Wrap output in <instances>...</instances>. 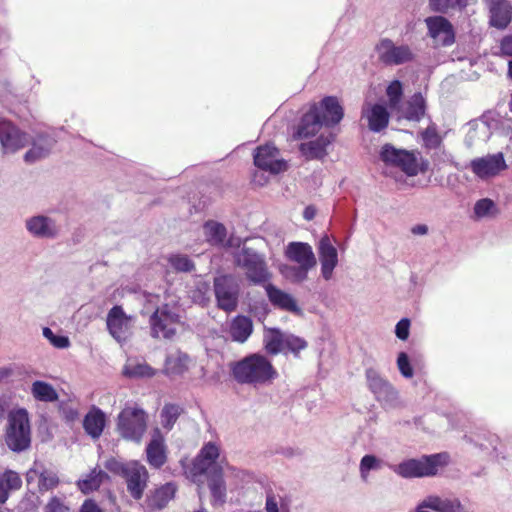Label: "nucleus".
I'll return each mask as SVG.
<instances>
[{"label": "nucleus", "mask_w": 512, "mask_h": 512, "mask_svg": "<svg viewBox=\"0 0 512 512\" xmlns=\"http://www.w3.org/2000/svg\"><path fill=\"white\" fill-rule=\"evenodd\" d=\"M26 480L29 485L37 483L40 491H48L58 485L59 479L57 475L46 469L42 464L35 462L26 474Z\"/></svg>", "instance_id": "25"}, {"label": "nucleus", "mask_w": 512, "mask_h": 512, "mask_svg": "<svg viewBox=\"0 0 512 512\" xmlns=\"http://www.w3.org/2000/svg\"><path fill=\"white\" fill-rule=\"evenodd\" d=\"M490 134V129L486 122H477L469 128L466 136V142L469 146L478 142H486L490 137Z\"/></svg>", "instance_id": "43"}, {"label": "nucleus", "mask_w": 512, "mask_h": 512, "mask_svg": "<svg viewBox=\"0 0 512 512\" xmlns=\"http://www.w3.org/2000/svg\"><path fill=\"white\" fill-rule=\"evenodd\" d=\"M468 512L456 497H441L429 494L421 499L409 512Z\"/></svg>", "instance_id": "15"}, {"label": "nucleus", "mask_w": 512, "mask_h": 512, "mask_svg": "<svg viewBox=\"0 0 512 512\" xmlns=\"http://www.w3.org/2000/svg\"><path fill=\"white\" fill-rule=\"evenodd\" d=\"M253 332L252 320L243 315L234 317L230 324L228 333L231 339L238 343H244L248 340Z\"/></svg>", "instance_id": "30"}, {"label": "nucleus", "mask_w": 512, "mask_h": 512, "mask_svg": "<svg viewBox=\"0 0 512 512\" xmlns=\"http://www.w3.org/2000/svg\"><path fill=\"white\" fill-rule=\"evenodd\" d=\"M147 462L154 468L162 467L166 460V446L164 438L157 428L153 431L152 438L146 447Z\"/></svg>", "instance_id": "26"}, {"label": "nucleus", "mask_w": 512, "mask_h": 512, "mask_svg": "<svg viewBox=\"0 0 512 512\" xmlns=\"http://www.w3.org/2000/svg\"><path fill=\"white\" fill-rule=\"evenodd\" d=\"M134 318L127 315L122 307L114 306L107 315V327L119 343L126 341L132 333Z\"/></svg>", "instance_id": "18"}, {"label": "nucleus", "mask_w": 512, "mask_h": 512, "mask_svg": "<svg viewBox=\"0 0 512 512\" xmlns=\"http://www.w3.org/2000/svg\"><path fill=\"white\" fill-rule=\"evenodd\" d=\"M284 256L291 264H282L281 275L294 284L308 279V274L317 264V259L310 244L306 242H290L285 246Z\"/></svg>", "instance_id": "1"}, {"label": "nucleus", "mask_w": 512, "mask_h": 512, "mask_svg": "<svg viewBox=\"0 0 512 512\" xmlns=\"http://www.w3.org/2000/svg\"><path fill=\"white\" fill-rule=\"evenodd\" d=\"M108 479V475L102 470L93 469L90 473L78 480V488L88 494L97 490Z\"/></svg>", "instance_id": "38"}, {"label": "nucleus", "mask_w": 512, "mask_h": 512, "mask_svg": "<svg viewBox=\"0 0 512 512\" xmlns=\"http://www.w3.org/2000/svg\"><path fill=\"white\" fill-rule=\"evenodd\" d=\"M386 94H387V97L389 100V105H390L391 109L397 110L398 105L401 100V97H402V94H403V88H402L401 82L398 80L392 81L386 89Z\"/></svg>", "instance_id": "49"}, {"label": "nucleus", "mask_w": 512, "mask_h": 512, "mask_svg": "<svg viewBox=\"0 0 512 512\" xmlns=\"http://www.w3.org/2000/svg\"><path fill=\"white\" fill-rule=\"evenodd\" d=\"M265 290L270 302L274 306L293 313L300 312L297 302L291 294L275 287L272 284H267L265 286Z\"/></svg>", "instance_id": "29"}, {"label": "nucleus", "mask_w": 512, "mask_h": 512, "mask_svg": "<svg viewBox=\"0 0 512 512\" xmlns=\"http://www.w3.org/2000/svg\"><path fill=\"white\" fill-rule=\"evenodd\" d=\"M176 486L173 483H166L157 488L151 497V505L156 508L165 507L172 500L176 493Z\"/></svg>", "instance_id": "42"}, {"label": "nucleus", "mask_w": 512, "mask_h": 512, "mask_svg": "<svg viewBox=\"0 0 512 512\" xmlns=\"http://www.w3.org/2000/svg\"><path fill=\"white\" fill-rule=\"evenodd\" d=\"M196 366V361L182 351H174L165 359L163 373L170 378L184 377Z\"/></svg>", "instance_id": "22"}, {"label": "nucleus", "mask_w": 512, "mask_h": 512, "mask_svg": "<svg viewBox=\"0 0 512 512\" xmlns=\"http://www.w3.org/2000/svg\"><path fill=\"white\" fill-rule=\"evenodd\" d=\"M397 368L404 378L410 379L414 376V369L410 359L405 352H400L397 357Z\"/></svg>", "instance_id": "52"}, {"label": "nucleus", "mask_w": 512, "mask_h": 512, "mask_svg": "<svg viewBox=\"0 0 512 512\" xmlns=\"http://www.w3.org/2000/svg\"><path fill=\"white\" fill-rule=\"evenodd\" d=\"M285 336L280 330L274 328L265 329L263 342L268 353L277 355L284 352Z\"/></svg>", "instance_id": "37"}, {"label": "nucleus", "mask_w": 512, "mask_h": 512, "mask_svg": "<svg viewBox=\"0 0 512 512\" xmlns=\"http://www.w3.org/2000/svg\"><path fill=\"white\" fill-rule=\"evenodd\" d=\"M157 299H158V297H157V296H154V295H149V296L147 297V301H148V303H150V304H154V303H155V301H156Z\"/></svg>", "instance_id": "64"}, {"label": "nucleus", "mask_w": 512, "mask_h": 512, "mask_svg": "<svg viewBox=\"0 0 512 512\" xmlns=\"http://www.w3.org/2000/svg\"><path fill=\"white\" fill-rule=\"evenodd\" d=\"M105 468L114 474L124 476L126 473V464H123L114 458H111L105 462Z\"/></svg>", "instance_id": "56"}, {"label": "nucleus", "mask_w": 512, "mask_h": 512, "mask_svg": "<svg viewBox=\"0 0 512 512\" xmlns=\"http://www.w3.org/2000/svg\"><path fill=\"white\" fill-rule=\"evenodd\" d=\"M220 449L216 443L208 442L200 450L199 454L193 460L192 466L185 470V473L193 481L204 473H221L226 477L242 478L244 472L228 464L223 465L219 461Z\"/></svg>", "instance_id": "3"}, {"label": "nucleus", "mask_w": 512, "mask_h": 512, "mask_svg": "<svg viewBox=\"0 0 512 512\" xmlns=\"http://www.w3.org/2000/svg\"><path fill=\"white\" fill-rule=\"evenodd\" d=\"M410 331V321L406 318L401 319L395 327V334L400 340H407Z\"/></svg>", "instance_id": "55"}, {"label": "nucleus", "mask_w": 512, "mask_h": 512, "mask_svg": "<svg viewBox=\"0 0 512 512\" xmlns=\"http://www.w3.org/2000/svg\"><path fill=\"white\" fill-rule=\"evenodd\" d=\"M232 373L239 383L246 384H264L277 376L271 362L260 354H252L236 362Z\"/></svg>", "instance_id": "4"}, {"label": "nucleus", "mask_w": 512, "mask_h": 512, "mask_svg": "<svg viewBox=\"0 0 512 512\" xmlns=\"http://www.w3.org/2000/svg\"><path fill=\"white\" fill-rule=\"evenodd\" d=\"M203 233L206 241L211 245L223 244L226 237L225 227L215 221H208L203 226Z\"/></svg>", "instance_id": "41"}, {"label": "nucleus", "mask_w": 512, "mask_h": 512, "mask_svg": "<svg viewBox=\"0 0 512 512\" xmlns=\"http://www.w3.org/2000/svg\"><path fill=\"white\" fill-rule=\"evenodd\" d=\"M473 212L476 218L483 219L494 217L498 213V209L493 200L483 198L475 203Z\"/></svg>", "instance_id": "45"}, {"label": "nucleus", "mask_w": 512, "mask_h": 512, "mask_svg": "<svg viewBox=\"0 0 512 512\" xmlns=\"http://www.w3.org/2000/svg\"><path fill=\"white\" fill-rule=\"evenodd\" d=\"M179 325V309L174 300L157 307L150 317L151 334L155 338L173 337Z\"/></svg>", "instance_id": "8"}, {"label": "nucleus", "mask_w": 512, "mask_h": 512, "mask_svg": "<svg viewBox=\"0 0 512 512\" xmlns=\"http://www.w3.org/2000/svg\"><path fill=\"white\" fill-rule=\"evenodd\" d=\"M105 425L106 415L101 409L97 407H92L86 414L83 421V426L86 433L95 439L101 436Z\"/></svg>", "instance_id": "31"}, {"label": "nucleus", "mask_w": 512, "mask_h": 512, "mask_svg": "<svg viewBox=\"0 0 512 512\" xmlns=\"http://www.w3.org/2000/svg\"><path fill=\"white\" fill-rule=\"evenodd\" d=\"M335 242V240H332L325 234L321 236L317 243L320 272L325 281H329L333 278L334 270L339 264V255Z\"/></svg>", "instance_id": "12"}, {"label": "nucleus", "mask_w": 512, "mask_h": 512, "mask_svg": "<svg viewBox=\"0 0 512 512\" xmlns=\"http://www.w3.org/2000/svg\"><path fill=\"white\" fill-rule=\"evenodd\" d=\"M425 99L421 93H417L411 97L407 103L396 110L399 117L419 121L425 114Z\"/></svg>", "instance_id": "32"}, {"label": "nucleus", "mask_w": 512, "mask_h": 512, "mask_svg": "<svg viewBox=\"0 0 512 512\" xmlns=\"http://www.w3.org/2000/svg\"><path fill=\"white\" fill-rule=\"evenodd\" d=\"M42 335L53 347L57 349H67L71 345L67 336L56 335L49 327H44L42 329Z\"/></svg>", "instance_id": "50"}, {"label": "nucleus", "mask_w": 512, "mask_h": 512, "mask_svg": "<svg viewBox=\"0 0 512 512\" xmlns=\"http://www.w3.org/2000/svg\"><path fill=\"white\" fill-rule=\"evenodd\" d=\"M156 374V369L137 359H127L123 367V375L128 378H151Z\"/></svg>", "instance_id": "33"}, {"label": "nucleus", "mask_w": 512, "mask_h": 512, "mask_svg": "<svg viewBox=\"0 0 512 512\" xmlns=\"http://www.w3.org/2000/svg\"><path fill=\"white\" fill-rule=\"evenodd\" d=\"M381 465L382 461L378 457L370 454L363 456L359 465L361 479L366 482L369 478L370 471L380 469Z\"/></svg>", "instance_id": "47"}, {"label": "nucleus", "mask_w": 512, "mask_h": 512, "mask_svg": "<svg viewBox=\"0 0 512 512\" xmlns=\"http://www.w3.org/2000/svg\"><path fill=\"white\" fill-rule=\"evenodd\" d=\"M326 128L323 122L318 117V114L313 111L310 107L306 112L297 129V137L300 139L314 138L320 135V133H330L329 131H323Z\"/></svg>", "instance_id": "28"}, {"label": "nucleus", "mask_w": 512, "mask_h": 512, "mask_svg": "<svg viewBox=\"0 0 512 512\" xmlns=\"http://www.w3.org/2000/svg\"><path fill=\"white\" fill-rule=\"evenodd\" d=\"M283 505V498L272 491L267 492L265 501L266 512H280V507Z\"/></svg>", "instance_id": "54"}, {"label": "nucleus", "mask_w": 512, "mask_h": 512, "mask_svg": "<svg viewBox=\"0 0 512 512\" xmlns=\"http://www.w3.org/2000/svg\"><path fill=\"white\" fill-rule=\"evenodd\" d=\"M124 477L126 478L127 488L132 497L140 499L148 481V471L145 466L136 461L127 463Z\"/></svg>", "instance_id": "21"}, {"label": "nucleus", "mask_w": 512, "mask_h": 512, "mask_svg": "<svg viewBox=\"0 0 512 512\" xmlns=\"http://www.w3.org/2000/svg\"><path fill=\"white\" fill-rule=\"evenodd\" d=\"M147 429V415L137 406H127L118 415L117 430L127 440L139 443Z\"/></svg>", "instance_id": "7"}, {"label": "nucleus", "mask_w": 512, "mask_h": 512, "mask_svg": "<svg viewBox=\"0 0 512 512\" xmlns=\"http://www.w3.org/2000/svg\"><path fill=\"white\" fill-rule=\"evenodd\" d=\"M22 480L19 474L13 470H6L0 474V503H5L11 491L19 490Z\"/></svg>", "instance_id": "35"}, {"label": "nucleus", "mask_w": 512, "mask_h": 512, "mask_svg": "<svg viewBox=\"0 0 512 512\" xmlns=\"http://www.w3.org/2000/svg\"><path fill=\"white\" fill-rule=\"evenodd\" d=\"M311 108L318 114L326 128L339 124L344 117L343 106L334 96L324 97L320 102L313 104Z\"/></svg>", "instance_id": "20"}, {"label": "nucleus", "mask_w": 512, "mask_h": 512, "mask_svg": "<svg viewBox=\"0 0 512 512\" xmlns=\"http://www.w3.org/2000/svg\"><path fill=\"white\" fill-rule=\"evenodd\" d=\"M500 49L503 54L512 56V36H508L502 39Z\"/></svg>", "instance_id": "59"}, {"label": "nucleus", "mask_w": 512, "mask_h": 512, "mask_svg": "<svg viewBox=\"0 0 512 512\" xmlns=\"http://www.w3.org/2000/svg\"><path fill=\"white\" fill-rule=\"evenodd\" d=\"M54 145V141L48 137H39L33 142L32 147L25 153L24 160L34 163L47 157Z\"/></svg>", "instance_id": "34"}, {"label": "nucleus", "mask_w": 512, "mask_h": 512, "mask_svg": "<svg viewBox=\"0 0 512 512\" xmlns=\"http://www.w3.org/2000/svg\"><path fill=\"white\" fill-rule=\"evenodd\" d=\"M45 512H69V508L60 499L53 497L45 506Z\"/></svg>", "instance_id": "57"}, {"label": "nucleus", "mask_w": 512, "mask_h": 512, "mask_svg": "<svg viewBox=\"0 0 512 512\" xmlns=\"http://www.w3.org/2000/svg\"><path fill=\"white\" fill-rule=\"evenodd\" d=\"M449 462V454L442 452L404 459L398 464L390 466V469L404 479L425 478L436 476Z\"/></svg>", "instance_id": "2"}, {"label": "nucleus", "mask_w": 512, "mask_h": 512, "mask_svg": "<svg viewBox=\"0 0 512 512\" xmlns=\"http://www.w3.org/2000/svg\"><path fill=\"white\" fill-rule=\"evenodd\" d=\"M420 137L423 146L428 149H436L440 147L444 138V136L438 132L435 124H431L426 129L421 131Z\"/></svg>", "instance_id": "44"}, {"label": "nucleus", "mask_w": 512, "mask_h": 512, "mask_svg": "<svg viewBox=\"0 0 512 512\" xmlns=\"http://www.w3.org/2000/svg\"><path fill=\"white\" fill-rule=\"evenodd\" d=\"M5 443L14 452H21L29 448L31 425L26 409L18 408L9 412L5 429Z\"/></svg>", "instance_id": "6"}, {"label": "nucleus", "mask_w": 512, "mask_h": 512, "mask_svg": "<svg viewBox=\"0 0 512 512\" xmlns=\"http://www.w3.org/2000/svg\"><path fill=\"white\" fill-rule=\"evenodd\" d=\"M169 267L178 272H189L193 270V262L186 256L181 254H173L167 257Z\"/></svg>", "instance_id": "48"}, {"label": "nucleus", "mask_w": 512, "mask_h": 512, "mask_svg": "<svg viewBox=\"0 0 512 512\" xmlns=\"http://www.w3.org/2000/svg\"><path fill=\"white\" fill-rule=\"evenodd\" d=\"M223 476V474L217 472L209 478L208 486L213 506L222 505L226 501V485Z\"/></svg>", "instance_id": "39"}, {"label": "nucleus", "mask_w": 512, "mask_h": 512, "mask_svg": "<svg viewBox=\"0 0 512 512\" xmlns=\"http://www.w3.org/2000/svg\"><path fill=\"white\" fill-rule=\"evenodd\" d=\"M29 141L28 135L11 121L0 118V145L4 154H13L24 148Z\"/></svg>", "instance_id": "13"}, {"label": "nucleus", "mask_w": 512, "mask_h": 512, "mask_svg": "<svg viewBox=\"0 0 512 512\" xmlns=\"http://www.w3.org/2000/svg\"><path fill=\"white\" fill-rule=\"evenodd\" d=\"M368 386L379 401L391 402L397 397L396 389L374 369L366 371Z\"/></svg>", "instance_id": "24"}, {"label": "nucleus", "mask_w": 512, "mask_h": 512, "mask_svg": "<svg viewBox=\"0 0 512 512\" xmlns=\"http://www.w3.org/2000/svg\"><path fill=\"white\" fill-rule=\"evenodd\" d=\"M411 231L415 235H425L428 233V227L424 224H419V225L414 226L411 229Z\"/></svg>", "instance_id": "62"}, {"label": "nucleus", "mask_w": 512, "mask_h": 512, "mask_svg": "<svg viewBox=\"0 0 512 512\" xmlns=\"http://www.w3.org/2000/svg\"><path fill=\"white\" fill-rule=\"evenodd\" d=\"M377 58L389 66H398L411 62L415 58L413 49L404 43H396L389 38L381 39L375 46Z\"/></svg>", "instance_id": "10"}, {"label": "nucleus", "mask_w": 512, "mask_h": 512, "mask_svg": "<svg viewBox=\"0 0 512 512\" xmlns=\"http://www.w3.org/2000/svg\"><path fill=\"white\" fill-rule=\"evenodd\" d=\"M179 416V408L175 405H166L161 411V424L166 429H171Z\"/></svg>", "instance_id": "51"}, {"label": "nucleus", "mask_w": 512, "mask_h": 512, "mask_svg": "<svg viewBox=\"0 0 512 512\" xmlns=\"http://www.w3.org/2000/svg\"><path fill=\"white\" fill-rule=\"evenodd\" d=\"M79 512H103L102 509L93 501L86 500L80 507Z\"/></svg>", "instance_id": "58"}, {"label": "nucleus", "mask_w": 512, "mask_h": 512, "mask_svg": "<svg viewBox=\"0 0 512 512\" xmlns=\"http://www.w3.org/2000/svg\"><path fill=\"white\" fill-rule=\"evenodd\" d=\"M314 216H315V209L313 207H307L304 210V218L305 219L311 220V219H313Z\"/></svg>", "instance_id": "63"}, {"label": "nucleus", "mask_w": 512, "mask_h": 512, "mask_svg": "<svg viewBox=\"0 0 512 512\" xmlns=\"http://www.w3.org/2000/svg\"><path fill=\"white\" fill-rule=\"evenodd\" d=\"M468 168L481 181H490L502 175L508 164L502 152L486 154L472 159Z\"/></svg>", "instance_id": "9"}, {"label": "nucleus", "mask_w": 512, "mask_h": 512, "mask_svg": "<svg viewBox=\"0 0 512 512\" xmlns=\"http://www.w3.org/2000/svg\"><path fill=\"white\" fill-rule=\"evenodd\" d=\"M490 24L496 28L504 29L511 21V7L505 0L498 5L489 7Z\"/></svg>", "instance_id": "36"}, {"label": "nucleus", "mask_w": 512, "mask_h": 512, "mask_svg": "<svg viewBox=\"0 0 512 512\" xmlns=\"http://www.w3.org/2000/svg\"><path fill=\"white\" fill-rule=\"evenodd\" d=\"M362 118L368 123L373 132H380L389 123V113L384 104L366 100L362 107Z\"/></svg>", "instance_id": "23"}, {"label": "nucleus", "mask_w": 512, "mask_h": 512, "mask_svg": "<svg viewBox=\"0 0 512 512\" xmlns=\"http://www.w3.org/2000/svg\"><path fill=\"white\" fill-rule=\"evenodd\" d=\"M31 394L34 399L41 402H54L58 399L55 388L45 381H35L31 385Z\"/></svg>", "instance_id": "40"}, {"label": "nucleus", "mask_w": 512, "mask_h": 512, "mask_svg": "<svg viewBox=\"0 0 512 512\" xmlns=\"http://www.w3.org/2000/svg\"><path fill=\"white\" fill-rule=\"evenodd\" d=\"M29 235L37 239H55L60 233L57 221L44 214L32 215L24 221Z\"/></svg>", "instance_id": "17"}, {"label": "nucleus", "mask_w": 512, "mask_h": 512, "mask_svg": "<svg viewBox=\"0 0 512 512\" xmlns=\"http://www.w3.org/2000/svg\"><path fill=\"white\" fill-rule=\"evenodd\" d=\"M218 307L226 312L234 311L238 303L239 286L230 276H220L214 282Z\"/></svg>", "instance_id": "14"}, {"label": "nucleus", "mask_w": 512, "mask_h": 512, "mask_svg": "<svg viewBox=\"0 0 512 512\" xmlns=\"http://www.w3.org/2000/svg\"><path fill=\"white\" fill-rule=\"evenodd\" d=\"M467 5V0H429L431 10L447 13L450 10H461Z\"/></svg>", "instance_id": "46"}, {"label": "nucleus", "mask_w": 512, "mask_h": 512, "mask_svg": "<svg viewBox=\"0 0 512 512\" xmlns=\"http://www.w3.org/2000/svg\"><path fill=\"white\" fill-rule=\"evenodd\" d=\"M332 140V133H320L315 139L301 143L300 151L307 159H323Z\"/></svg>", "instance_id": "27"}, {"label": "nucleus", "mask_w": 512, "mask_h": 512, "mask_svg": "<svg viewBox=\"0 0 512 512\" xmlns=\"http://www.w3.org/2000/svg\"><path fill=\"white\" fill-rule=\"evenodd\" d=\"M238 266L246 271L247 278L254 283L268 280V272L264 259L251 249L243 247L235 256Z\"/></svg>", "instance_id": "11"}, {"label": "nucleus", "mask_w": 512, "mask_h": 512, "mask_svg": "<svg viewBox=\"0 0 512 512\" xmlns=\"http://www.w3.org/2000/svg\"><path fill=\"white\" fill-rule=\"evenodd\" d=\"M307 346V343L302 338H299L294 335H287L285 336V343H284V352L290 351L297 355L301 350L305 349Z\"/></svg>", "instance_id": "53"}, {"label": "nucleus", "mask_w": 512, "mask_h": 512, "mask_svg": "<svg viewBox=\"0 0 512 512\" xmlns=\"http://www.w3.org/2000/svg\"><path fill=\"white\" fill-rule=\"evenodd\" d=\"M429 37L436 46H450L455 41V31L451 22L443 16L425 19Z\"/></svg>", "instance_id": "19"}, {"label": "nucleus", "mask_w": 512, "mask_h": 512, "mask_svg": "<svg viewBox=\"0 0 512 512\" xmlns=\"http://www.w3.org/2000/svg\"><path fill=\"white\" fill-rule=\"evenodd\" d=\"M13 375V369L11 367L0 368V383L6 381Z\"/></svg>", "instance_id": "61"}, {"label": "nucleus", "mask_w": 512, "mask_h": 512, "mask_svg": "<svg viewBox=\"0 0 512 512\" xmlns=\"http://www.w3.org/2000/svg\"><path fill=\"white\" fill-rule=\"evenodd\" d=\"M252 182L257 186H264L268 182V178L263 173L257 171L253 174Z\"/></svg>", "instance_id": "60"}, {"label": "nucleus", "mask_w": 512, "mask_h": 512, "mask_svg": "<svg viewBox=\"0 0 512 512\" xmlns=\"http://www.w3.org/2000/svg\"><path fill=\"white\" fill-rule=\"evenodd\" d=\"M254 164L260 170L270 174H278L287 169V163L281 157L279 150L271 144L260 146L255 150Z\"/></svg>", "instance_id": "16"}, {"label": "nucleus", "mask_w": 512, "mask_h": 512, "mask_svg": "<svg viewBox=\"0 0 512 512\" xmlns=\"http://www.w3.org/2000/svg\"><path fill=\"white\" fill-rule=\"evenodd\" d=\"M380 159L386 166L399 168L408 176H416L419 172H425L428 167V162L419 152L396 148L391 144L381 147Z\"/></svg>", "instance_id": "5"}]
</instances>
